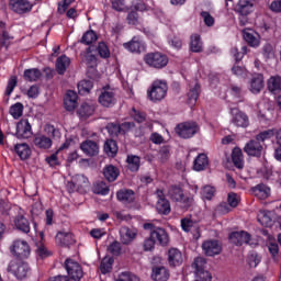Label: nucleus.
<instances>
[{
  "instance_id": "obj_1",
  "label": "nucleus",
  "mask_w": 281,
  "mask_h": 281,
  "mask_svg": "<svg viewBox=\"0 0 281 281\" xmlns=\"http://www.w3.org/2000/svg\"><path fill=\"white\" fill-rule=\"evenodd\" d=\"M7 273H11L16 280H25L30 273V265L21 259H13L7 265Z\"/></svg>"
},
{
  "instance_id": "obj_2",
  "label": "nucleus",
  "mask_w": 281,
  "mask_h": 281,
  "mask_svg": "<svg viewBox=\"0 0 281 281\" xmlns=\"http://www.w3.org/2000/svg\"><path fill=\"white\" fill-rule=\"evenodd\" d=\"M168 93V83L156 80L148 90V98L151 102H161Z\"/></svg>"
},
{
  "instance_id": "obj_3",
  "label": "nucleus",
  "mask_w": 281,
  "mask_h": 281,
  "mask_svg": "<svg viewBox=\"0 0 281 281\" xmlns=\"http://www.w3.org/2000/svg\"><path fill=\"white\" fill-rule=\"evenodd\" d=\"M10 251L16 258L25 260L30 258V255L32 254V248H30V244H27V241L23 239H15L10 246Z\"/></svg>"
},
{
  "instance_id": "obj_4",
  "label": "nucleus",
  "mask_w": 281,
  "mask_h": 281,
  "mask_svg": "<svg viewBox=\"0 0 281 281\" xmlns=\"http://www.w3.org/2000/svg\"><path fill=\"white\" fill-rule=\"evenodd\" d=\"M144 229H148L150 232V237L154 239V241L158 243V245H168L169 238L166 229L157 227L153 223L144 224Z\"/></svg>"
},
{
  "instance_id": "obj_5",
  "label": "nucleus",
  "mask_w": 281,
  "mask_h": 281,
  "mask_svg": "<svg viewBox=\"0 0 281 281\" xmlns=\"http://www.w3.org/2000/svg\"><path fill=\"white\" fill-rule=\"evenodd\" d=\"M199 132V124L196 122H183L177 125L176 133L182 139H190V137H194Z\"/></svg>"
},
{
  "instance_id": "obj_6",
  "label": "nucleus",
  "mask_w": 281,
  "mask_h": 281,
  "mask_svg": "<svg viewBox=\"0 0 281 281\" xmlns=\"http://www.w3.org/2000/svg\"><path fill=\"white\" fill-rule=\"evenodd\" d=\"M144 60L146 65L154 67V69H164L168 65V56L159 52L148 53L145 55Z\"/></svg>"
},
{
  "instance_id": "obj_7",
  "label": "nucleus",
  "mask_w": 281,
  "mask_h": 281,
  "mask_svg": "<svg viewBox=\"0 0 281 281\" xmlns=\"http://www.w3.org/2000/svg\"><path fill=\"white\" fill-rule=\"evenodd\" d=\"M231 124H234L237 128H247L249 126V116L245 112L233 108L231 109Z\"/></svg>"
},
{
  "instance_id": "obj_8",
  "label": "nucleus",
  "mask_w": 281,
  "mask_h": 281,
  "mask_svg": "<svg viewBox=\"0 0 281 281\" xmlns=\"http://www.w3.org/2000/svg\"><path fill=\"white\" fill-rule=\"evenodd\" d=\"M65 267L71 280L79 281L82 278V276H85V273L82 272V267H80V263L72 259H67L65 261Z\"/></svg>"
},
{
  "instance_id": "obj_9",
  "label": "nucleus",
  "mask_w": 281,
  "mask_h": 281,
  "mask_svg": "<svg viewBox=\"0 0 281 281\" xmlns=\"http://www.w3.org/2000/svg\"><path fill=\"white\" fill-rule=\"evenodd\" d=\"M202 250L204 251L205 256H218V254L223 251V247L220 245L218 240L209 239L203 241Z\"/></svg>"
},
{
  "instance_id": "obj_10",
  "label": "nucleus",
  "mask_w": 281,
  "mask_h": 281,
  "mask_svg": "<svg viewBox=\"0 0 281 281\" xmlns=\"http://www.w3.org/2000/svg\"><path fill=\"white\" fill-rule=\"evenodd\" d=\"M9 7L16 14H25L32 11V3L27 0H10Z\"/></svg>"
},
{
  "instance_id": "obj_11",
  "label": "nucleus",
  "mask_w": 281,
  "mask_h": 281,
  "mask_svg": "<svg viewBox=\"0 0 281 281\" xmlns=\"http://www.w3.org/2000/svg\"><path fill=\"white\" fill-rule=\"evenodd\" d=\"M16 138L18 139H30L32 137V125L27 120H21L16 125Z\"/></svg>"
},
{
  "instance_id": "obj_12",
  "label": "nucleus",
  "mask_w": 281,
  "mask_h": 281,
  "mask_svg": "<svg viewBox=\"0 0 281 281\" xmlns=\"http://www.w3.org/2000/svg\"><path fill=\"white\" fill-rule=\"evenodd\" d=\"M72 188L80 194L87 193V190H89V179L85 177L83 175H76L71 179Z\"/></svg>"
},
{
  "instance_id": "obj_13",
  "label": "nucleus",
  "mask_w": 281,
  "mask_h": 281,
  "mask_svg": "<svg viewBox=\"0 0 281 281\" xmlns=\"http://www.w3.org/2000/svg\"><path fill=\"white\" fill-rule=\"evenodd\" d=\"M262 150V144L256 138L249 140L244 147V153H247L250 157H260Z\"/></svg>"
},
{
  "instance_id": "obj_14",
  "label": "nucleus",
  "mask_w": 281,
  "mask_h": 281,
  "mask_svg": "<svg viewBox=\"0 0 281 281\" xmlns=\"http://www.w3.org/2000/svg\"><path fill=\"white\" fill-rule=\"evenodd\" d=\"M229 240L233 245L240 247L243 245H249V240H251V235L245 231L234 232L229 235Z\"/></svg>"
},
{
  "instance_id": "obj_15",
  "label": "nucleus",
  "mask_w": 281,
  "mask_h": 281,
  "mask_svg": "<svg viewBox=\"0 0 281 281\" xmlns=\"http://www.w3.org/2000/svg\"><path fill=\"white\" fill-rule=\"evenodd\" d=\"M167 260L169 267H181L183 265V254L178 248H170Z\"/></svg>"
},
{
  "instance_id": "obj_16",
  "label": "nucleus",
  "mask_w": 281,
  "mask_h": 281,
  "mask_svg": "<svg viewBox=\"0 0 281 281\" xmlns=\"http://www.w3.org/2000/svg\"><path fill=\"white\" fill-rule=\"evenodd\" d=\"M99 102L102 106H113V104H115V92L113 89H103L99 95Z\"/></svg>"
},
{
  "instance_id": "obj_17",
  "label": "nucleus",
  "mask_w": 281,
  "mask_h": 281,
  "mask_svg": "<svg viewBox=\"0 0 281 281\" xmlns=\"http://www.w3.org/2000/svg\"><path fill=\"white\" fill-rule=\"evenodd\" d=\"M56 244L60 247H69L76 243V239H74V235L69 232H58L55 237Z\"/></svg>"
},
{
  "instance_id": "obj_18",
  "label": "nucleus",
  "mask_w": 281,
  "mask_h": 281,
  "mask_svg": "<svg viewBox=\"0 0 281 281\" xmlns=\"http://www.w3.org/2000/svg\"><path fill=\"white\" fill-rule=\"evenodd\" d=\"M243 37L250 47H258L260 45V35L251 29H244Z\"/></svg>"
},
{
  "instance_id": "obj_19",
  "label": "nucleus",
  "mask_w": 281,
  "mask_h": 281,
  "mask_svg": "<svg viewBox=\"0 0 281 281\" xmlns=\"http://www.w3.org/2000/svg\"><path fill=\"white\" fill-rule=\"evenodd\" d=\"M80 148L88 157H95L100 153V146L93 140H85L81 143Z\"/></svg>"
},
{
  "instance_id": "obj_20",
  "label": "nucleus",
  "mask_w": 281,
  "mask_h": 281,
  "mask_svg": "<svg viewBox=\"0 0 281 281\" xmlns=\"http://www.w3.org/2000/svg\"><path fill=\"white\" fill-rule=\"evenodd\" d=\"M64 106L67 111L76 110V106H78V94L76 93V91H67L66 97L64 99Z\"/></svg>"
},
{
  "instance_id": "obj_21",
  "label": "nucleus",
  "mask_w": 281,
  "mask_h": 281,
  "mask_svg": "<svg viewBox=\"0 0 281 281\" xmlns=\"http://www.w3.org/2000/svg\"><path fill=\"white\" fill-rule=\"evenodd\" d=\"M249 89L251 93H260L265 89V77L261 74L252 76Z\"/></svg>"
},
{
  "instance_id": "obj_22",
  "label": "nucleus",
  "mask_w": 281,
  "mask_h": 281,
  "mask_svg": "<svg viewBox=\"0 0 281 281\" xmlns=\"http://www.w3.org/2000/svg\"><path fill=\"white\" fill-rule=\"evenodd\" d=\"M235 12L237 14H251L254 12V0H238Z\"/></svg>"
},
{
  "instance_id": "obj_23",
  "label": "nucleus",
  "mask_w": 281,
  "mask_h": 281,
  "mask_svg": "<svg viewBox=\"0 0 281 281\" xmlns=\"http://www.w3.org/2000/svg\"><path fill=\"white\" fill-rule=\"evenodd\" d=\"M120 236H121V243L123 245H131L133 240H135V236H137V233L128 226H122L120 229Z\"/></svg>"
},
{
  "instance_id": "obj_24",
  "label": "nucleus",
  "mask_w": 281,
  "mask_h": 281,
  "mask_svg": "<svg viewBox=\"0 0 281 281\" xmlns=\"http://www.w3.org/2000/svg\"><path fill=\"white\" fill-rule=\"evenodd\" d=\"M151 278L155 281H168L170 271L164 266L153 268Z\"/></svg>"
},
{
  "instance_id": "obj_25",
  "label": "nucleus",
  "mask_w": 281,
  "mask_h": 281,
  "mask_svg": "<svg viewBox=\"0 0 281 281\" xmlns=\"http://www.w3.org/2000/svg\"><path fill=\"white\" fill-rule=\"evenodd\" d=\"M123 45L125 49H128V52H132V54H142V52H145L146 49L142 41H139L137 37H133L131 42Z\"/></svg>"
},
{
  "instance_id": "obj_26",
  "label": "nucleus",
  "mask_w": 281,
  "mask_h": 281,
  "mask_svg": "<svg viewBox=\"0 0 281 281\" xmlns=\"http://www.w3.org/2000/svg\"><path fill=\"white\" fill-rule=\"evenodd\" d=\"M181 227H182L183 232H192V229H194L196 232V234L193 235L195 240H199V238H201V233L199 232V226L191 218H189V217L182 218Z\"/></svg>"
},
{
  "instance_id": "obj_27",
  "label": "nucleus",
  "mask_w": 281,
  "mask_h": 281,
  "mask_svg": "<svg viewBox=\"0 0 281 281\" xmlns=\"http://www.w3.org/2000/svg\"><path fill=\"white\" fill-rule=\"evenodd\" d=\"M33 144L34 146H36V148H42L43 150H47L52 148V138L43 134H38L34 136Z\"/></svg>"
},
{
  "instance_id": "obj_28",
  "label": "nucleus",
  "mask_w": 281,
  "mask_h": 281,
  "mask_svg": "<svg viewBox=\"0 0 281 281\" xmlns=\"http://www.w3.org/2000/svg\"><path fill=\"white\" fill-rule=\"evenodd\" d=\"M103 177L106 181L113 183V181H116L117 177H120V169L113 165H108L103 168Z\"/></svg>"
},
{
  "instance_id": "obj_29",
  "label": "nucleus",
  "mask_w": 281,
  "mask_h": 281,
  "mask_svg": "<svg viewBox=\"0 0 281 281\" xmlns=\"http://www.w3.org/2000/svg\"><path fill=\"white\" fill-rule=\"evenodd\" d=\"M71 65V59L67 57V55H63L57 58L56 60V71L59 74V76H64L65 71H67V68Z\"/></svg>"
},
{
  "instance_id": "obj_30",
  "label": "nucleus",
  "mask_w": 281,
  "mask_h": 281,
  "mask_svg": "<svg viewBox=\"0 0 281 281\" xmlns=\"http://www.w3.org/2000/svg\"><path fill=\"white\" fill-rule=\"evenodd\" d=\"M252 193L257 199L265 201V199H269L271 194V189L265 184H258L257 187L252 188Z\"/></svg>"
},
{
  "instance_id": "obj_31",
  "label": "nucleus",
  "mask_w": 281,
  "mask_h": 281,
  "mask_svg": "<svg viewBox=\"0 0 281 281\" xmlns=\"http://www.w3.org/2000/svg\"><path fill=\"white\" fill-rule=\"evenodd\" d=\"M14 225L16 229H20V232H23L24 234H30V222L23 214H19L14 220Z\"/></svg>"
},
{
  "instance_id": "obj_32",
  "label": "nucleus",
  "mask_w": 281,
  "mask_h": 281,
  "mask_svg": "<svg viewBox=\"0 0 281 281\" xmlns=\"http://www.w3.org/2000/svg\"><path fill=\"white\" fill-rule=\"evenodd\" d=\"M14 150L16 153V155L20 157V159H30V155H32V149H30V145L29 144H16L14 146Z\"/></svg>"
},
{
  "instance_id": "obj_33",
  "label": "nucleus",
  "mask_w": 281,
  "mask_h": 281,
  "mask_svg": "<svg viewBox=\"0 0 281 281\" xmlns=\"http://www.w3.org/2000/svg\"><path fill=\"white\" fill-rule=\"evenodd\" d=\"M268 89L270 93H273L274 95L277 93H280L281 91V77L280 76H272L268 80Z\"/></svg>"
},
{
  "instance_id": "obj_34",
  "label": "nucleus",
  "mask_w": 281,
  "mask_h": 281,
  "mask_svg": "<svg viewBox=\"0 0 281 281\" xmlns=\"http://www.w3.org/2000/svg\"><path fill=\"white\" fill-rule=\"evenodd\" d=\"M258 221L263 227H271L273 225V213L271 211H261L258 214Z\"/></svg>"
},
{
  "instance_id": "obj_35",
  "label": "nucleus",
  "mask_w": 281,
  "mask_h": 281,
  "mask_svg": "<svg viewBox=\"0 0 281 281\" xmlns=\"http://www.w3.org/2000/svg\"><path fill=\"white\" fill-rule=\"evenodd\" d=\"M210 161L207 160V156L205 154H200L193 162V169L196 170V172H201V170H204L207 168V165Z\"/></svg>"
},
{
  "instance_id": "obj_36",
  "label": "nucleus",
  "mask_w": 281,
  "mask_h": 281,
  "mask_svg": "<svg viewBox=\"0 0 281 281\" xmlns=\"http://www.w3.org/2000/svg\"><path fill=\"white\" fill-rule=\"evenodd\" d=\"M232 161L234 166L239 170H243V168H245V161L243 160V150H240V148L233 149Z\"/></svg>"
},
{
  "instance_id": "obj_37",
  "label": "nucleus",
  "mask_w": 281,
  "mask_h": 281,
  "mask_svg": "<svg viewBox=\"0 0 281 281\" xmlns=\"http://www.w3.org/2000/svg\"><path fill=\"white\" fill-rule=\"evenodd\" d=\"M127 168L131 172H137L139 170V166L142 164V159L139 156L128 155L126 158Z\"/></svg>"
},
{
  "instance_id": "obj_38",
  "label": "nucleus",
  "mask_w": 281,
  "mask_h": 281,
  "mask_svg": "<svg viewBox=\"0 0 281 281\" xmlns=\"http://www.w3.org/2000/svg\"><path fill=\"white\" fill-rule=\"evenodd\" d=\"M190 49L195 54L203 52V42H201V35L199 34L191 35Z\"/></svg>"
},
{
  "instance_id": "obj_39",
  "label": "nucleus",
  "mask_w": 281,
  "mask_h": 281,
  "mask_svg": "<svg viewBox=\"0 0 281 281\" xmlns=\"http://www.w3.org/2000/svg\"><path fill=\"white\" fill-rule=\"evenodd\" d=\"M103 150L108 155V157H115V155H117V150H119L117 143L113 139L105 140Z\"/></svg>"
},
{
  "instance_id": "obj_40",
  "label": "nucleus",
  "mask_w": 281,
  "mask_h": 281,
  "mask_svg": "<svg viewBox=\"0 0 281 281\" xmlns=\"http://www.w3.org/2000/svg\"><path fill=\"white\" fill-rule=\"evenodd\" d=\"M116 196L122 203H133L135 201V192L133 190H121L116 193Z\"/></svg>"
},
{
  "instance_id": "obj_41",
  "label": "nucleus",
  "mask_w": 281,
  "mask_h": 281,
  "mask_svg": "<svg viewBox=\"0 0 281 281\" xmlns=\"http://www.w3.org/2000/svg\"><path fill=\"white\" fill-rule=\"evenodd\" d=\"M199 93H201V86L199 83H195L188 94V101L190 106H194L196 104V100H199Z\"/></svg>"
},
{
  "instance_id": "obj_42",
  "label": "nucleus",
  "mask_w": 281,
  "mask_h": 281,
  "mask_svg": "<svg viewBox=\"0 0 281 281\" xmlns=\"http://www.w3.org/2000/svg\"><path fill=\"white\" fill-rule=\"evenodd\" d=\"M183 189L178 186H172L169 188L168 195L170 196L171 201H181V196H183Z\"/></svg>"
},
{
  "instance_id": "obj_43",
  "label": "nucleus",
  "mask_w": 281,
  "mask_h": 281,
  "mask_svg": "<svg viewBox=\"0 0 281 281\" xmlns=\"http://www.w3.org/2000/svg\"><path fill=\"white\" fill-rule=\"evenodd\" d=\"M41 76H42L41 70L36 68L26 69L24 71V79L27 80L29 82H36V80H38Z\"/></svg>"
},
{
  "instance_id": "obj_44",
  "label": "nucleus",
  "mask_w": 281,
  "mask_h": 281,
  "mask_svg": "<svg viewBox=\"0 0 281 281\" xmlns=\"http://www.w3.org/2000/svg\"><path fill=\"white\" fill-rule=\"evenodd\" d=\"M95 111V108L89 103H82L78 109V115L80 117H91V114Z\"/></svg>"
},
{
  "instance_id": "obj_45",
  "label": "nucleus",
  "mask_w": 281,
  "mask_h": 281,
  "mask_svg": "<svg viewBox=\"0 0 281 281\" xmlns=\"http://www.w3.org/2000/svg\"><path fill=\"white\" fill-rule=\"evenodd\" d=\"M156 210L158 214L168 215V213L170 212V201L158 200L156 203Z\"/></svg>"
},
{
  "instance_id": "obj_46",
  "label": "nucleus",
  "mask_w": 281,
  "mask_h": 281,
  "mask_svg": "<svg viewBox=\"0 0 281 281\" xmlns=\"http://www.w3.org/2000/svg\"><path fill=\"white\" fill-rule=\"evenodd\" d=\"M176 203H180L183 210H190L194 205V196L182 193L181 200H178Z\"/></svg>"
},
{
  "instance_id": "obj_47",
  "label": "nucleus",
  "mask_w": 281,
  "mask_h": 281,
  "mask_svg": "<svg viewBox=\"0 0 281 281\" xmlns=\"http://www.w3.org/2000/svg\"><path fill=\"white\" fill-rule=\"evenodd\" d=\"M113 258L111 257H104L101 260V265H100V271L101 273H109L111 272V269H113Z\"/></svg>"
},
{
  "instance_id": "obj_48",
  "label": "nucleus",
  "mask_w": 281,
  "mask_h": 281,
  "mask_svg": "<svg viewBox=\"0 0 281 281\" xmlns=\"http://www.w3.org/2000/svg\"><path fill=\"white\" fill-rule=\"evenodd\" d=\"M95 41H98V35L95 34V32L87 31L82 35L80 43H82L83 45H91V43H95Z\"/></svg>"
},
{
  "instance_id": "obj_49",
  "label": "nucleus",
  "mask_w": 281,
  "mask_h": 281,
  "mask_svg": "<svg viewBox=\"0 0 281 281\" xmlns=\"http://www.w3.org/2000/svg\"><path fill=\"white\" fill-rule=\"evenodd\" d=\"M23 103L18 102L10 108L9 113L14 117V120H19V117L23 115Z\"/></svg>"
},
{
  "instance_id": "obj_50",
  "label": "nucleus",
  "mask_w": 281,
  "mask_h": 281,
  "mask_svg": "<svg viewBox=\"0 0 281 281\" xmlns=\"http://www.w3.org/2000/svg\"><path fill=\"white\" fill-rule=\"evenodd\" d=\"M268 249L271 254V257L273 258V260L276 262H278L279 258H280V246H278V243L276 241H270L268 244Z\"/></svg>"
},
{
  "instance_id": "obj_51",
  "label": "nucleus",
  "mask_w": 281,
  "mask_h": 281,
  "mask_svg": "<svg viewBox=\"0 0 281 281\" xmlns=\"http://www.w3.org/2000/svg\"><path fill=\"white\" fill-rule=\"evenodd\" d=\"M93 89V81L91 80H81L78 83L79 93H89Z\"/></svg>"
},
{
  "instance_id": "obj_52",
  "label": "nucleus",
  "mask_w": 281,
  "mask_h": 281,
  "mask_svg": "<svg viewBox=\"0 0 281 281\" xmlns=\"http://www.w3.org/2000/svg\"><path fill=\"white\" fill-rule=\"evenodd\" d=\"M106 131L111 137H117L122 133V127L117 123H109L106 125Z\"/></svg>"
},
{
  "instance_id": "obj_53",
  "label": "nucleus",
  "mask_w": 281,
  "mask_h": 281,
  "mask_svg": "<svg viewBox=\"0 0 281 281\" xmlns=\"http://www.w3.org/2000/svg\"><path fill=\"white\" fill-rule=\"evenodd\" d=\"M8 41H10V34L5 31V23L0 21V47H4Z\"/></svg>"
},
{
  "instance_id": "obj_54",
  "label": "nucleus",
  "mask_w": 281,
  "mask_h": 281,
  "mask_svg": "<svg viewBox=\"0 0 281 281\" xmlns=\"http://www.w3.org/2000/svg\"><path fill=\"white\" fill-rule=\"evenodd\" d=\"M109 186H106V182L100 181L94 184V194H109Z\"/></svg>"
},
{
  "instance_id": "obj_55",
  "label": "nucleus",
  "mask_w": 281,
  "mask_h": 281,
  "mask_svg": "<svg viewBox=\"0 0 281 281\" xmlns=\"http://www.w3.org/2000/svg\"><path fill=\"white\" fill-rule=\"evenodd\" d=\"M232 54L235 58V60L238 63L243 60L245 54H247V46H241L240 50L238 48L234 47L232 48Z\"/></svg>"
},
{
  "instance_id": "obj_56",
  "label": "nucleus",
  "mask_w": 281,
  "mask_h": 281,
  "mask_svg": "<svg viewBox=\"0 0 281 281\" xmlns=\"http://www.w3.org/2000/svg\"><path fill=\"white\" fill-rule=\"evenodd\" d=\"M97 50H98V54L101 56V58H109V56H111L109 46H106L104 42L99 43Z\"/></svg>"
},
{
  "instance_id": "obj_57",
  "label": "nucleus",
  "mask_w": 281,
  "mask_h": 281,
  "mask_svg": "<svg viewBox=\"0 0 281 281\" xmlns=\"http://www.w3.org/2000/svg\"><path fill=\"white\" fill-rule=\"evenodd\" d=\"M108 251L112 254V256H120V254H122V244H120V241H113L109 245Z\"/></svg>"
},
{
  "instance_id": "obj_58",
  "label": "nucleus",
  "mask_w": 281,
  "mask_h": 281,
  "mask_svg": "<svg viewBox=\"0 0 281 281\" xmlns=\"http://www.w3.org/2000/svg\"><path fill=\"white\" fill-rule=\"evenodd\" d=\"M274 133L273 130H268L265 132H261L260 134H258L255 139L259 140L260 144H265L266 139H271V137H273Z\"/></svg>"
},
{
  "instance_id": "obj_59",
  "label": "nucleus",
  "mask_w": 281,
  "mask_h": 281,
  "mask_svg": "<svg viewBox=\"0 0 281 281\" xmlns=\"http://www.w3.org/2000/svg\"><path fill=\"white\" fill-rule=\"evenodd\" d=\"M85 61L89 67H95L97 58L95 55L91 54V47L87 48V52L85 54Z\"/></svg>"
},
{
  "instance_id": "obj_60",
  "label": "nucleus",
  "mask_w": 281,
  "mask_h": 281,
  "mask_svg": "<svg viewBox=\"0 0 281 281\" xmlns=\"http://www.w3.org/2000/svg\"><path fill=\"white\" fill-rule=\"evenodd\" d=\"M205 263V258L196 257L192 263V267L195 269V273L198 271H204Z\"/></svg>"
},
{
  "instance_id": "obj_61",
  "label": "nucleus",
  "mask_w": 281,
  "mask_h": 281,
  "mask_svg": "<svg viewBox=\"0 0 281 281\" xmlns=\"http://www.w3.org/2000/svg\"><path fill=\"white\" fill-rule=\"evenodd\" d=\"M168 159H170V147L164 146L159 150V160L161 161V164H166Z\"/></svg>"
},
{
  "instance_id": "obj_62",
  "label": "nucleus",
  "mask_w": 281,
  "mask_h": 281,
  "mask_svg": "<svg viewBox=\"0 0 281 281\" xmlns=\"http://www.w3.org/2000/svg\"><path fill=\"white\" fill-rule=\"evenodd\" d=\"M36 254L40 258H48V256H52V252L47 250V247H45L43 243L37 245Z\"/></svg>"
},
{
  "instance_id": "obj_63",
  "label": "nucleus",
  "mask_w": 281,
  "mask_h": 281,
  "mask_svg": "<svg viewBox=\"0 0 281 281\" xmlns=\"http://www.w3.org/2000/svg\"><path fill=\"white\" fill-rule=\"evenodd\" d=\"M195 278H196L195 280H199V281H212V273L205 270H200L195 272Z\"/></svg>"
},
{
  "instance_id": "obj_64",
  "label": "nucleus",
  "mask_w": 281,
  "mask_h": 281,
  "mask_svg": "<svg viewBox=\"0 0 281 281\" xmlns=\"http://www.w3.org/2000/svg\"><path fill=\"white\" fill-rule=\"evenodd\" d=\"M16 76H12L9 81H8V86H7V90H5V95H12V91H14V88L16 87Z\"/></svg>"
}]
</instances>
